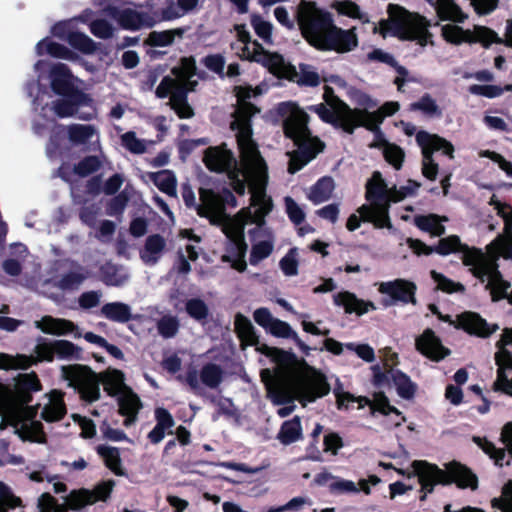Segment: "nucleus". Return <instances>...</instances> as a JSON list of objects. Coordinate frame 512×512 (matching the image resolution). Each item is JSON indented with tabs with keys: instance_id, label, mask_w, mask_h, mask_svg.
Masks as SVG:
<instances>
[{
	"instance_id": "nucleus-43",
	"label": "nucleus",
	"mask_w": 512,
	"mask_h": 512,
	"mask_svg": "<svg viewBox=\"0 0 512 512\" xmlns=\"http://www.w3.org/2000/svg\"><path fill=\"white\" fill-rule=\"evenodd\" d=\"M66 413L67 410L63 396L59 393L57 399L52 400L49 404L44 406L41 411V418L48 423H53L62 420Z\"/></svg>"
},
{
	"instance_id": "nucleus-56",
	"label": "nucleus",
	"mask_w": 512,
	"mask_h": 512,
	"mask_svg": "<svg viewBox=\"0 0 512 512\" xmlns=\"http://www.w3.org/2000/svg\"><path fill=\"white\" fill-rule=\"evenodd\" d=\"M180 323L176 316L165 315L157 322L158 333L164 338H173L179 331Z\"/></svg>"
},
{
	"instance_id": "nucleus-36",
	"label": "nucleus",
	"mask_w": 512,
	"mask_h": 512,
	"mask_svg": "<svg viewBox=\"0 0 512 512\" xmlns=\"http://www.w3.org/2000/svg\"><path fill=\"white\" fill-rule=\"evenodd\" d=\"M445 216L436 214L418 215L414 217V224L422 231L430 233L432 236H441L445 233V227L442 222H447Z\"/></svg>"
},
{
	"instance_id": "nucleus-29",
	"label": "nucleus",
	"mask_w": 512,
	"mask_h": 512,
	"mask_svg": "<svg viewBox=\"0 0 512 512\" xmlns=\"http://www.w3.org/2000/svg\"><path fill=\"white\" fill-rule=\"evenodd\" d=\"M495 362L498 369L494 387L496 390L503 391L512 396V379H508L505 373L506 370L512 369V352L510 350L497 349Z\"/></svg>"
},
{
	"instance_id": "nucleus-49",
	"label": "nucleus",
	"mask_w": 512,
	"mask_h": 512,
	"mask_svg": "<svg viewBox=\"0 0 512 512\" xmlns=\"http://www.w3.org/2000/svg\"><path fill=\"white\" fill-rule=\"evenodd\" d=\"M35 357L32 358V365L38 362H53L55 359L54 340L39 337L34 348Z\"/></svg>"
},
{
	"instance_id": "nucleus-17",
	"label": "nucleus",
	"mask_w": 512,
	"mask_h": 512,
	"mask_svg": "<svg viewBox=\"0 0 512 512\" xmlns=\"http://www.w3.org/2000/svg\"><path fill=\"white\" fill-rule=\"evenodd\" d=\"M498 213L503 217L505 222V235L496 237L486 247V252L493 265H497L500 257L512 260V210L509 206L497 204Z\"/></svg>"
},
{
	"instance_id": "nucleus-52",
	"label": "nucleus",
	"mask_w": 512,
	"mask_h": 512,
	"mask_svg": "<svg viewBox=\"0 0 512 512\" xmlns=\"http://www.w3.org/2000/svg\"><path fill=\"white\" fill-rule=\"evenodd\" d=\"M101 313L109 320L128 322V304L107 303L102 306Z\"/></svg>"
},
{
	"instance_id": "nucleus-47",
	"label": "nucleus",
	"mask_w": 512,
	"mask_h": 512,
	"mask_svg": "<svg viewBox=\"0 0 512 512\" xmlns=\"http://www.w3.org/2000/svg\"><path fill=\"white\" fill-rule=\"evenodd\" d=\"M333 8L341 15L359 19L363 23H369L370 19L366 13H363L360 7L351 0H340L333 3Z\"/></svg>"
},
{
	"instance_id": "nucleus-4",
	"label": "nucleus",
	"mask_w": 512,
	"mask_h": 512,
	"mask_svg": "<svg viewBox=\"0 0 512 512\" xmlns=\"http://www.w3.org/2000/svg\"><path fill=\"white\" fill-rule=\"evenodd\" d=\"M296 18L304 39L318 50L346 53L358 45L355 28L343 30L337 27L331 13L314 2L301 0Z\"/></svg>"
},
{
	"instance_id": "nucleus-30",
	"label": "nucleus",
	"mask_w": 512,
	"mask_h": 512,
	"mask_svg": "<svg viewBox=\"0 0 512 512\" xmlns=\"http://www.w3.org/2000/svg\"><path fill=\"white\" fill-rule=\"evenodd\" d=\"M36 328L40 329L45 334L51 335H68L76 330V325L67 319L54 318L46 315L40 321L35 322Z\"/></svg>"
},
{
	"instance_id": "nucleus-22",
	"label": "nucleus",
	"mask_w": 512,
	"mask_h": 512,
	"mask_svg": "<svg viewBox=\"0 0 512 512\" xmlns=\"http://www.w3.org/2000/svg\"><path fill=\"white\" fill-rule=\"evenodd\" d=\"M205 0H166L159 11L162 21H174L200 10Z\"/></svg>"
},
{
	"instance_id": "nucleus-6",
	"label": "nucleus",
	"mask_w": 512,
	"mask_h": 512,
	"mask_svg": "<svg viewBox=\"0 0 512 512\" xmlns=\"http://www.w3.org/2000/svg\"><path fill=\"white\" fill-rule=\"evenodd\" d=\"M279 113L284 118L286 137L292 139L298 147L296 151L287 153L290 157L288 171L294 174L314 159L323 150L324 144L311 135L307 126L308 115L296 104L282 103Z\"/></svg>"
},
{
	"instance_id": "nucleus-55",
	"label": "nucleus",
	"mask_w": 512,
	"mask_h": 512,
	"mask_svg": "<svg viewBox=\"0 0 512 512\" xmlns=\"http://www.w3.org/2000/svg\"><path fill=\"white\" fill-rule=\"evenodd\" d=\"M382 153L385 160L396 170L401 169L405 158L404 151L397 145L385 142L382 145Z\"/></svg>"
},
{
	"instance_id": "nucleus-15",
	"label": "nucleus",
	"mask_w": 512,
	"mask_h": 512,
	"mask_svg": "<svg viewBox=\"0 0 512 512\" xmlns=\"http://www.w3.org/2000/svg\"><path fill=\"white\" fill-rule=\"evenodd\" d=\"M53 110L60 118L77 116L81 120H91L96 114L93 99L85 92L65 96L53 102Z\"/></svg>"
},
{
	"instance_id": "nucleus-2",
	"label": "nucleus",
	"mask_w": 512,
	"mask_h": 512,
	"mask_svg": "<svg viewBox=\"0 0 512 512\" xmlns=\"http://www.w3.org/2000/svg\"><path fill=\"white\" fill-rule=\"evenodd\" d=\"M259 350L270 357L276 365L273 371H261V379L269 398L277 405L288 403L287 406L278 409L280 417H286L294 411V399L306 405L330 392V385L324 375L313 369L300 370L292 353L267 345H263Z\"/></svg>"
},
{
	"instance_id": "nucleus-54",
	"label": "nucleus",
	"mask_w": 512,
	"mask_h": 512,
	"mask_svg": "<svg viewBox=\"0 0 512 512\" xmlns=\"http://www.w3.org/2000/svg\"><path fill=\"white\" fill-rule=\"evenodd\" d=\"M474 443H476L491 459L494 460L495 464L499 466L504 465V459L506 458V452L504 449L496 448L495 445L481 437H473Z\"/></svg>"
},
{
	"instance_id": "nucleus-32",
	"label": "nucleus",
	"mask_w": 512,
	"mask_h": 512,
	"mask_svg": "<svg viewBox=\"0 0 512 512\" xmlns=\"http://www.w3.org/2000/svg\"><path fill=\"white\" fill-rule=\"evenodd\" d=\"M234 326L235 331L241 340V346L243 349L247 346H257V350L261 352L259 348L264 344L258 346L259 338L256 335L255 329L249 318L241 313H237L235 315Z\"/></svg>"
},
{
	"instance_id": "nucleus-46",
	"label": "nucleus",
	"mask_w": 512,
	"mask_h": 512,
	"mask_svg": "<svg viewBox=\"0 0 512 512\" xmlns=\"http://www.w3.org/2000/svg\"><path fill=\"white\" fill-rule=\"evenodd\" d=\"M32 362V358L27 355L12 356L0 352V370H26L32 366Z\"/></svg>"
},
{
	"instance_id": "nucleus-14",
	"label": "nucleus",
	"mask_w": 512,
	"mask_h": 512,
	"mask_svg": "<svg viewBox=\"0 0 512 512\" xmlns=\"http://www.w3.org/2000/svg\"><path fill=\"white\" fill-rule=\"evenodd\" d=\"M313 110L323 121L332 123L349 134L360 126L363 117H365V114L360 112L358 108L352 109L342 101H339L333 109L325 104H318L313 107Z\"/></svg>"
},
{
	"instance_id": "nucleus-28",
	"label": "nucleus",
	"mask_w": 512,
	"mask_h": 512,
	"mask_svg": "<svg viewBox=\"0 0 512 512\" xmlns=\"http://www.w3.org/2000/svg\"><path fill=\"white\" fill-rule=\"evenodd\" d=\"M382 377L387 382L388 386L394 387L397 391V394L404 399H410L414 396L416 386L411 381V379L396 369L387 370ZM376 380L378 383L381 382V376H376Z\"/></svg>"
},
{
	"instance_id": "nucleus-42",
	"label": "nucleus",
	"mask_w": 512,
	"mask_h": 512,
	"mask_svg": "<svg viewBox=\"0 0 512 512\" xmlns=\"http://www.w3.org/2000/svg\"><path fill=\"white\" fill-rule=\"evenodd\" d=\"M68 44L75 50L85 54L92 55L99 49L100 43H96L83 32L76 31L69 35Z\"/></svg>"
},
{
	"instance_id": "nucleus-40",
	"label": "nucleus",
	"mask_w": 512,
	"mask_h": 512,
	"mask_svg": "<svg viewBox=\"0 0 512 512\" xmlns=\"http://www.w3.org/2000/svg\"><path fill=\"white\" fill-rule=\"evenodd\" d=\"M334 181L330 177H323L313 185L308 194L309 200L315 204H320L330 199L334 191Z\"/></svg>"
},
{
	"instance_id": "nucleus-19",
	"label": "nucleus",
	"mask_w": 512,
	"mask_h": 512,
	"mask_svg": "<svg viewBox=\"0 0 512 512\" xmlns=\"http://www.w3.org/2000/svg\"><path fill=\"white\" fill-rule=\"evenodd\" d=\"M253 318L259 326L263 327L271 335L278 338L293 339L301 348H305L297 332L287 322L273 317L267 308L256 309L253 313Z\"/></svg>"
},
{
	"instance_id": "nucleus-1",
	"label": "nucleus",
	"mask_w": 512,
	"mask_h": 512,
	"mask_svg": "<svg viewBox=\"0 0 512 512\" xmlns=\"http://www.w3.org/2000/svg\"><path fill=\"white\" fill-rule=\"evenodd\" d=\"M255 95L256 92L250 87L236 88L238 107L233 113L231 128L236 131L239 163L226 144L207 148L203 162L212 172L227 173L233 189L239 195H244L249 186L252 206L264 203V210L267 211L273 207L272 199L266 194L268 166L252 138L250 123V118L259 112V109L249 102Z\"/></svg>"
},
{
	"instance_id": "nucleus-3",
	"label": "nucleus",
	"mask_w": 512,
	"mask_h": 512,
	"mask_svg": "<svg viewBox=\"0 0 512 512\" xmlns=\"http://www.w3.org/2000/svg\"><path fill=\"white\" fill-rule=\"evenodd\" d=\"M202 201L203 204L198 208L200 216L208 218L212 224L221 226L222 232L229 240L226 252L221 257L222 261L230 263L238 272H244L247 268L244 228L248 224L261 226L272 209L266 211L264 203H258L256 207L251 203L236 216L230 217L225 213V205L219 195L203 191Z\"/></svg>"
},
{
	"instance_id": "nucleus-7",
	"label": "nucleus",
	"mask_w": 512,
	"mask_h": 512,
	"mask_svg": "<svg viewBox=\"0 0 512 512\" xmlns=\"http://www.w3.org/2000/svg\"><path fill=\"white\" fill-rule=\"evenodd\" d=\"M420 187V183L408 180L400 188L388 187L381 173L375 171L366 183V200L369 204L359 207V212L366 221H372L377 228H391L389 219V207L391 202H399L407 196L414 195Z\"/></svg>"
},
{
	"instance_id": "nucleus-27",
	"label": "nucleus",
	"mask_w": 512,
	"mask_h": 512,
	"mask_svg": "<svg viewBox=\"0 0 512 512\" xmlns=\"http://www.w3.org/2000/svg\"><path fill=\"white\" fill-rule=\"evenodd\" d=\"M70 76V71L65 64L55 65L51 69V89L55 94L65 97L77 92H83L71 82Z\"/></svg>"
},
{
	"instance_id": "nucleus-13",
	"label": "nucleus",
	"mask_w": 512,
	"mask_h": 512,
	"mask_svg": "<svg viewBox=\"0 0 512 512\" xmlns=\"http://www.w3.org/2000/svg\"><path fill=\"white\" fill-rule=\"evenodd\" d=\"M416 141L422 149V173L429 180H435L438 174V164L434 161L433 153L442 151L450 158L454 157V147L451 142L425 131H420L416 135Z\"/></svg>"
},
{
	"instance_id": "nucleus-31",
	"label": "nucleus",
	"mask_w": 512,
	"mask_h": 512,
	"mask_svg": "<svg viewBox=\"0 0 512 512\" xmlns=\"http://www.w3.org/2000/svg\"><path fill=\"white\" fill-rule=\"evenodd\" d=\"M42 389L38 375L32 371L20 374L16 379L15 390L18 398L25 404L32 401V393Z\"/></svg>"
},
{
	"instance_id": "nucleus-41",
	"label": "nucleus",
	"mask_w": 512,
	"mask_h": 512,
	"mask_svg": "<svg viewBox=\"0 0 512 512\" xmlns=\"http://www.w3.org/2000/svg\"><path fill=\"white\" fill-rule=\"evenodd\" d=\"M302 437V426L300 417L285 421L278 433V439L284 445L294 443Z\"/></svg>"
},
{
	"instance_id": "nucleus-33",
	"label": "nucleus",
	"mask_w": 512,
	"mask_h": 512,
	"mask_svg": "<svg viewBox=\"0 0 512 512\" xmlns=\"http://www.w3.org/2000/svg\"><path fill=\"white\" fill-rule=\"evenodd\" d=\"M185 32V28L152 31L148 34L147 38L144 40V43L153 47H167L172 45L176 39H182Z\"/></svg>"
},
{
	"instance_id": "nucleus-11",
	"label": "nucleus",
	"mask_w": 512,
	"mask_h": 512,
	"mask_svg": "<svg viewBox=\"0 0 512 512\" xmlns=\"http://www.w3.org/2000/svg\"><path fill=\"white\" fill-rule=\"evenodd\" d=\"M236 36L243 46L238 51L242 59L255 61L266 67L271 73L280 77H288L293 67L285 61L282 55L270 53L257 41H251V36L245 25L235 26Z\"/></svg>"
},
{
	"instance_id": "nucleus-18",
	"label": "nucleus",
	"mask_w": 512,
	"mask_h": 512,
	"mask_svg": "<svg viewBox=\"0 0 512 512\" xmlns=\"http://www.w3.org/2000/svg\"><path fill=\"white\" fill-rule=\"evenodd\" d=\"M100 383L110 396H119V412L124 417L123 425L128 427V386L125 375L117 369H108L99 374Z\"/></svg>"
},
{
	"instance_id": "nucleus-45",
	"label": "nucleus",
	"mask_w": 512,
	"mask_h": 512,
	"mask_svg": "<svg viewBox=\"0 0 512 512\" xmlns=\"http://www.w3.org/2000/svg\"><path fill=\"white\" fill-rule=\"evenodd\" d=\"M54 353L61 360L82 359V348L69 340H54Z\"/></svg>"
},
{
	"instance_id": "nucleus-8",
	"label": "nucleus",
	"mask_w": 512,
	"mask_h": 512,
	"mask_svg": "<svg viewBox=\"0 0 512 512\" xmlns=\"http://www.w3.org/2000/svg\"><path fill=\"white\" fill-rule=\"evenodd\" d=\"M388 14V19L373 24L374 34H380L383 38L394 36L400 40L416 41L422 47L432 43V34L428 30L430 23L425 17L393 4L388 6Z\"/></svg>"
},
{
	"instance_id": "nucleus-48",
	"label": "nucleus",
	"mask_w": 512,
	"mask_h": 512,
	"mask_svg": "<svg viewBox=\"0 0 512 512\" xmlns=\"http://www.w3.org/2000/svg\"><path fill=\"white\" fill-rule=\"evenodd\" d=\"M97 453L103 458L105 465L117 475H123L120 464V454L118 448L98 445Z\"/></svg>"
},
{
	"instance_id": "nucleus-10",
	"label": "nucleus",
	"mask_w": 512,
	"mask_h": 512,
	"mask_svg": "<svg viewBox=\"0 0 512 512\" xmlns=\"http://www.w3.org/2000/svg\"><path fill=\"white\" fill-rule=\"evenodd\" d=\"M195 72V60L191 57L183 58L179 66L172 70L174 78L164 77L156 89L159 98L170 96L171 108L180 118H190L194 114L187 102V93L196 85V81L193 80Z\"/></svg>"
},
{
	"instance_id": "nucleus-23",
	"label": "nucleus",
	"mask_w": 512,
	"mask_h": 512,
	"mask_svg": "<svg viewBox=\"0 0 512 512\" xmlns=\"http://www.w3.org/2000/svg\"><path fill=\"white\" fill-rule=\"evenodd\" d=\"M352 402H358L359 408H363L365 405L369 404L372 410L379 411L385 415L392 412L400 415V412L394 406L390 405L388 398L382 393L375 394L372 401L362 397L356 398L349 393H341L337 396V403L340 409L348 408L349 403Z\"/></svg>"
},
{
	"instance_id": "nucleus-5",
	"label": "nucleus",
	"mask_w": 512,
	"mask_h": 512,
	"mask_svg": "<svg viewBox=\"0 0 512 512\" xmlns=\"http://www.w3.org/2000/svg\"><path fill=\"white\" fill-rule=\"evenodd\" d=\"M433 250L443 256L452 253L461 254L463 264L470 268L473 275L482 282L487 281V288L490 289L494 301L507 297L512 304V290L508 294L510 284L502 279L498 265H493L487 252L469 247L456 235L441 238Z\"/></svg>"
},
{
	"instance_id": "nucleus-58",
	"label": "nucleus",
	"mask_w": 512,
	"mask_h": 512,
	"mask_svg": "<svg viewBox=\"0 0 512 512\" xmlns=\"http://www.w3.org/2000/svg\"><path fill=\"white\" fill-rule=\"evenodd\" d=\"M156 23L155 18L148 12L130 9V30L150 28Z\"/></svg>"
},
{
	"instance_id": "nucleus-12",
	"label": "nucleus",
	"mask_w": 512,
	"mask_h": 512,
	"mask_svg": "<svg viewBox=\"0 0 512 512\" xmlns=\"http://www.w3.org/2000/svg\"><path fill=\"white\" fill-rule=\"evenodd\" d=\"M61 376L74 388L81 399L92 403L100 397V379L90 367L81 364L64 365L61 367Z\"/></svg>"
},
{
	"instance_id": "nucleus-16",
	"label": "nucleus",
	"mask_w": 512,
	"mask_h": 512,
	"mask_svg": "<svg viewBox=\"0 0 512 512\" xmlns=\"http://www.w3.org/2000/svg\"><path fill=\"white\" fill-rule=\"evenodd\" d=\"M441 31L443 38L447 42L455 45H459L464 42H480L484 46H488L494 42H502L494 31L483 26H476L473 30H463L457 25L446 24L442 26Z\"/></svg>"
},
{
	"instance_id": "nucleus-34",
	"label": "nucleus",
	"mask_w": 512,
	"mask_h": 512,
	"mask_svg": "<svg viewBox=\"0 0 512 512\" xmlns=\"http://www.w3.org/2000/svg\"><path fill=\"white\" fill-rule=\"evenodd\" d=\"M166 247L165 239L158 235H151L146 239L145 245L140 252L141 259L146 264H155L161 257Z\"/></svg>"
},
{
	"instance_id": "nucleus-62",
	"label": "nucleus",
	"mask_w": 512,
	"mask_h": 512,
	"mask_svg": "<svg viewBox=\"0 0 512 512\" xmlns=\"http://www.w3.org/2000/svg\"><path fill=\"white\" fill-rule=\"evenodd\" d=\"M431 277L437 284V288L446 293L463 292L464 286L459 282H454L451 279L445 277L443 274L438 273L434 270L431 271Z\"/></svg>"
},
{
	"instance_id": "nucleus-39",
	"label": "nucleus",
	"mask_w": 512,
	"mask_h": 512,
	"mask_svg": "<svg viewBox=\"0 0 512 512\" xmlns=\"http://www.w3.org/2000/svg\"><path fill=\"white\" fill-rule=\"evenodd\" d=\"M156 187L171 197L177 196V178L171 170H161L149 174Z\"/></svg>"
},
{
	"instance_id": "nucleus-64",
	"label": "nucleus",
	"mask_w": 512,
	"mask_h": 512,
	"mask_svg": "<svg viewBox=\"0 0 512 512\" xmlns=\"http://www.w3.org/2000/svg\"><path fill=\"white\" fill-rule=\"evenodd\" d=\"M186 311L190 317L197 321L205 320L209 314V309L206 303L198 298L187 301Z\"/></svg>"
},
{
	"instance_id": "nucleus-59",
	"label": "nucleus",
	"mask_w": 512,
	"mask_h": 512,
	"mask_svg": "<svg viewBox=\"0 0 512 512\" xmlns=\"http://www.w3.org/2000/svg\"><path fill=\"white\" fill-rule=\"evenodd\" d=\"M94 133L91 125L72 124L68 128V136L70 141L77 144H84Z\"/></svg>"
},
{
	"instance_id": "nucleus-53",
	"label": "nucleus",
	"mask_w": 512,
	"mask_h": 512,
	"mask_svg": "<svg viewBox=\"0 0 512 512\" xmlns=\"http://www.w3.org/2000/svg\"><path fill=\"white\" fill-rule=\"evenodd\" d=\"M86 275L79 271H70L63 274L61 278L55 283V286L63 291H73L80 287Z\"/></svg>"
},
{
	"instance_id": "nucleus-57",
	"label": "nucleus",
	"mask_w": 512,
	"mask_h": 512,
	"mask_svg": "<svg viewBox=\"0 0 512 512\" xmlns=\"http://www.w3.org/2000/svg\"><path fill=\"white\" fill-rule=\"evenodd\" d=\"M412 110H419L429 117H440L442 111L436 101L429 95L423 96L417 102L411 104Z\"/></svg>"
},
{
	"instance_id": "nucleus-60",
	"label": "nucleus",
	"mask_w": 512,
	"mask_h": 512,
	"mask_svg": "<svg viewBox=\"0 0 512 512\" xmlns=\"http://www.w3.org/2000/svg\"><path fill=\"white\" fill-rule=\"evenodd\" d=\"M279 266L282 272L288 276H296L298 274V250L297 248H291L285 256L280 260Z\"/></svg>"
},
{
	"instance_id": "nucleus-50",
	"label": "nucleus",
	"mask_w": 512,
	"mask_h": 512,
	"mask_svg": "<svg viewBox=\"0 0 512 512\" xmlns=\"http://www.w3.org/2000/svg\"><path fill=\"white\" fill-rule=\"evenodd\" d=\"M201 382L209 388H217L222 382L223 370L220 366L209 363L201 369Z\"/></svg>"
},
{
	"instance_id": "nucleus-21",
	"label": "nucleus",
	"mask_w": 512,
	"mask_h": 512,
	"mask_svg": "<svg viewBox=\"0 0 512 512\" xmlns=\"http://www.w3.org/2000/svg\"><path fill=\"white\" fill-rule=\"evenodd\" d=\"M359 104L362 108L358 109L365 114L360 126H365L371 130L376 127L378 123L382 122L384 117L391 116L399 110V104L397 102H387L378 111L369 112L368 110L375 108L377 103L365 94L359 96Z\"/></svg>"
},
{
	"instance_id": "nucleus-25",
	"label": "nucleus",
	"mask_w": 512,
	"mask_h": 512,
	"mask_svg": "<svg viewBox=\"0 0 512 512\" xmlns=\"http://www.w3.org/2000/svg\"><path fill=\"white\" fill-rule=\"evenodd\" d=\"M379 292L389 295L394 301L416 304V285L413 282L396 279L379 284Z\"/></svg>"
},
{
	"instance_id": "nucleus-20",
	"label": "nucleus",
	"mask_w": 512,
	"mask_h": 512,
	"mask_svg": "<svg viewBox=\"0 0 512 512\" xmlns=\"http://www.w3.org/2000/svg\"><path fill=\"white\" fill-rule=\"evenodd\" d=\"M111 491L112 486L105 482L98 484L93 490H73L66 498V505L70 510L79 511L98 501H106Z\"/></svg>"
},
{
	"instance_id": "nucleus-26",
	"label": "nucleus",
	"mask_w": 512,
	"mask_h": 512,
	"mask_svg": "<svg viewBox=\"0 0 512 512\" xmlns=\"http://www.w3.org/2000/svg\"><path fill=\"white\" fill-rule=\"evenodd\" d=\"M458 327L464 329L469 334L479 337H488L499 327L498 325H489L485 319L474 312H464L457 317Z\"/></svg>"
},
{
	"instance_id": "nucleus-61",
	"label": "nucleus",
	"mask_w": 512,
	"mask_h": 512,
	"mask_svg": "<svg viewBox=\"0 0 512 512\" xmlns=\"http://www.w3.org/2000/svg\"><path fill=\"white\" fill-rule=\"evenodd\" d=\"M101 166V162L97 156H86L73 167V172L80 176L86 177L96 172Z\"/></svg>"
},
{
	"instance_id": "nucleus-51",
	"label": "nucleus",
	"mask_w": 512,
	"mask_h": 512,
	"mask_svg": "<svg viewBox=\"0 0 512 512\" xmlns=\"http://www.w3.org/2000/svg\"><path fill=\"white\" fill-rule=\"evenodd\" d=\"M251 25L256 35L267 45L273 44V24L259 15L251 16Z\"/></svg>"
},
{
	"instance_id": "nucleus-38",
	"label": "nucleus",
	"mask_w": 512,
	"mask_h": 512,
	"mask_svg": "<svg viewBox=\"0 0 512 512\" xmlns=\"http://www.w3.org/2000/svg\"><path fill=\"white\" fill-rule=\"evenodd\" d=\"M435 11L442 21L462 23L466 16L453 0H436Z\"/></svg>"
},
{
	"instance_id": "nucleus-24",
	"label": "nucleus",
	"mask_w": 512,
	"mask_h": 512,
	"mask_svg": "<svg viewBox=\"0 0 512 512\" xmlns=\"http://www.w3.org/2000/svg\"><path fill=\"white\" fill-rule=\"evenodd\" d=\"M415 346L417 351L433 361H440L449 354V350L442 345L440 339L431 329L424 330L416 338Z\"/></svg>"
},
{
	"instance_id": "nucleus-35",
	"label": "nucleus",
	"mask_w": 512,
	"mask_h": 512,
	"mask_svg": "<svg viewBox=\"0 0 512 512\" xmlns=\"http://www.w3.org/2000/svg\"><path fill=\"white\" fill-rule=\"evenodd\" d=\"M334 303L338 306H343L348 313L355 312L358 314H364L368 312L369 308L375 309L373 303H365L350 292H340L335 294Z\"/></svg>"
},
{
	"instance_id": "nucleus-37",
	"label": "nucleus",
	"mask_w": 512,
	"mask_h": 512,
	"mask_svg": "<svg viewBox=\"0 0 512 512\" xmlns=\"http://www.w3.org/2000/svg\"><path fill=\"white\" fill-rule=\"evenodd\" d=\"M274 250V237L270 232L264 231L263 239L256 241L251 248L250 264L258 265L268 258Z\"/></svg>"
},
{
	"instance_id": "nucleus-63",
	"label": "nucleus",
	"mask_w": 512,
	"mask_h": 512,
	"mask_svg": "<svg viewBox=\"0 0 512 512\" xmlns=\"http://www.w3.org/2000/svg\"><path fill=\"white\" fill-rule=\"evenodd\" d=\"M90 32L97 38L109 39L113 36L114 27L105 19H94L89 23Z\"/></svg>"
},
{
	"instance_id": "nucleus-9",
	"label": "nucleus",
	"mask_w": 512,
	"mask_h": 512,
	"mask_svg": "<svg viewBox=\"0 0 512 512\" xmlns=\"http://www.w3.org/2000/svg\"><path fill=\"white\" fill-rule=\"evenodd\" d=\"M411 466L413 475L418 477L421 491L424 493L421 500H424L428 493L433 492L436 484L456 483L459 488H471L472 490L478 487L477 476L469 468L456 461L447 463L445 470L423 460H415Z\"/></svg>"
},
{
	"instance_id": "nucleus-44",
	"label": "nucleus",
	"mask_w": 512,
	"mask_h": 512,
	"mask_svg": "<svg viewBox=\"0 0 512 512\" xmlns=\"http://www.w3.org/2000/svg\"><path fill=\"white\" fill-rule=\"evenodd\" d=\"M45 48V52L52 57L64 59L68 61H76L79 59V55L66 47L63 44L54 41H41L37 44V48L42 50Z\"/></svg>"
}]
</instances>
